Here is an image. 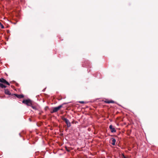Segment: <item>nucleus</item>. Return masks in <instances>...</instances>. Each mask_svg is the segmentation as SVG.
Returning <instances> with one entry per match:
<instances>
[{"instance_id": "1", "label": "nucleus", "mask_w": 158, "mask_h": 158, "mask_svg": "<svg viewBox=\"0 0 158 158\" xmlns=\"http://www.w3.org/2000/svg\"><path fill=\"white\" fill-rule=\"evenodd\" d=\"M0 82L2 83H0V87L2 88H5L6 87V86L4 84L10 85L9 83L2 78H0Z\"/></svg>"}, {"instance_id": "2", "label": "nucleus", "mask_w": 158, "mask_h": 158, "mask_svg": "<svg viewBox=\"0 0 158 158\" xmlns=\"http://www.w3.org/2000/svg\"><path fill=\"white\" fill-rule=\"evenodd\" d=\"M22 103L27 106H31L32 105V101L30 99L23 100Z\"/></svg>"}, {"instance_id": "3", "label": "nucleus", "mask_w": 158, "mask_h": 158, "mask_svg": "<svg viewBox=\"0 0 158 158\" xmlns=\"http://www.w3.org/2000/svg\"><path fill=\"white\" fill-rule=\"evenodd\" d=\"M61 119L62 120L65 122L66 124H67L68 127H70L71 126V123L67 119L65 118L64 116L61 117Z\"/></svg>"}, {"instance_id": "4", "label": "nucleus", "mask_w": 158, "mask_h": 158, "mask_svg": "<svg viewBox=\"0 0 158 158\" xmlns=\"http://www.w3.org/2000/svg\"><path fill=\"white\" fill-rule=\"evenodd\" d=\"M63 106V105H60L57 107L53 108L52 111L51 112L52 113L56 112L59 110Z\"/></svg>"}, {"instance_id": "5", "label": "nucleus", "mask_w": 158, "mask_h": 158, "mask_svg": "<svg viewBox=\"0 0 158 158\" xmlns=\"http://www.w3.org/2000/svg\"><path fill=\"white\" fill-rule=\"evenodd\" d=\"M104 102L106 103H114V102L112 100H109L108 99H106L105 101H104Z\"/></svg>"}, {"instance_id": "6", "label": "nucleus", "mask_w": 158, "mask_h": 158, "mask_svg": "<svg viewBox=\"0 0 158 158\" xmlns=\"http://www.w3.org/2000/svg\"><path fill=\"white\" fill-rule=\"evenodd\" d=\"M109 128L111 130V132H116V130L113 127L112 125H110L109 126Z\"/></svg>"}, {"instance_id": "7", "label": "nucleus", "mask_w": 158, "mask_h": 158, "mask_svg": "<svg viewBox=\"0 0 158 158\" xmlns=\"http://www.w3.org/2000/svg\"><path fill=\"white\" fill-rule=\"evenodd\" d=\"M14 95L17 98H22L24 97V95H19L15 94H14Z\"/></svg>"}, {"instance_id": "8", "label": "nucleus", "mask_w": 158, "mask_h": 158, "mask_svg": "<svg viewBox=\"0 0 158 158\" xmlns=\"http://www.w3.org/2000/svg\"><path fill=\"white\" fill-rule=\"evenodd\" d=\"M4 90H5V94H7V95H11V93L9 91V90L8 89H5Z\"/></svg>"}, {"instance_id": "9", "label": "nucleus", "mask_w": 158, "mask_h": 158, "mask_svg": "<svg viewBox=\"0 0 158 158\" xmlns=\"http://www.w3.org/2000/svg\"><path fill=\"white\" fill-rule=\"evenodd\" d=\"M116 140L114 138L112 139V144L113 145H115V144Z\"/></svg>"}, {"instance_id": "10", "label": "nucleus", "mask_w": 158, "mask_h": 158, "mask_svg": "<svg viewBox=\"0 0 158 158\" xmlns=\"http://www.w3.org/2000/svg\"><path fill=\"white\" fill-rule=\"evenodd\" d=\"M0 25L1 26V28L2 29L4 28V27L3 25L2 24V23L0 22Z\"/></svg>"}, {"instance_id": "11", "label": "nucleus", "mask_w": 158, "mask_h": 158, "mask_svg": "<svg viewBox=\"0 0 158 158\" xmlns=\"http://www.w3.org/2000/svg\"><path fill=\"white\" fill-rule=\"evenodd\" d=\"M31 106V107H32V108L33 109H35H35H36V107H35V106H32V105Z\"/></svg>"}, {"instance_id": "12", "label": "nucleus", "mask_w": 158, "mask_h": 158, "mask_svg": "<svg viewBox=\"0 0 158 158\" xmlns=\"http://www.w3.org/2000/svg\"><path fill=\"white\" fill-rule=\"evenodd\" d=\"M79 102L81 104H84L85 103V102L84 101H79Z\"/></svg>"}, {"instance_id": "13", "label": "nucleus", "mask_w": 158, "mask_h": 158, "mask_svg": "<svg viewBox=\"0 0 158 158\" xmlns=\"http://www.w3.org/2000/svg\"><path fill=\"white\" fill-rule=\"evenodd\" d=\"M66 148V150L67 152H69V151H70V150H69L67 147H66V148Z\"/></svg>"}, {"instance_id": "14", "label": "nucleus", "mask_w": 158, "mask_h": 158, "mask_svg": "<svg viewBox=\"0 0 158 158\" xmlns=\"http://www.w3.org/2000/svg\"><path fill=\"white\" fill-rule=\"evenodd\" d=\"M123 158H127L126 157H125L123 155Z\"/></svg>"}, {"instance_id": "15", "label": "nucleus", "mask_w": 158, "mask_h": 158, "mask_svg": "<svg viewBox=\"0 0 158 158\" xmlns=\"http://www.w3.org/2000/svg\"><path fill=\"white\" fill-rule=\"evenodd\" d=\"M29 120H30V121H31V118H29Z\"/></svg>"}]
</instances>
